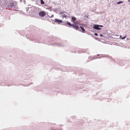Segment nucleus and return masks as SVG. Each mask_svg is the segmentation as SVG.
<instances>
[{
	"mask_svg": "<svg viewBox=\"0 0 130 130\" xmlns=\"http://www.w3.org/2000/svg\"><path fill=\"white\" fill-rule=\"evenodd\" d=\"M2 2V1H1V0H0V4Z\"/></svg>",
	"mask_w": 130,
	"mask_h": 130,
	"instance_id": "f3484780",
	"label": "nucleus"
},
{
	"mask_svg": "<svg viewBox=\"0 0 130 130\" xmlns=\"http://www.w3.org/2000/svg\"><path fill=\"white\" fill-rule=\"evenodd\" d=\"M72 26L76 30H78L79 28V27L77 25H76V24H72Z\"/></svg>",
	"mask_w": 130,
	"mask_h": 130,
	"instance_id": "20e7f679",
	"label": "nucleus"
},
{
	"mask_svg": "<svg viewBox=\"0 0 130 130\" xmlns=\"http://www.w3.org/2000/svg\"><path fill=\"white\" fill-rule=\"evenodd\" d=\"M62 16L63 18H67V15L65 14H63L62 15Z\"/></svg>",
	"mask_w": 130,
	"mask_h": 130,
	"instance_id": "0eeeda50",
	"label": "nucleus"
},
{
	"mask_svg": "<svg viewBox=\"0 0 130 130\" xmlns=\"http://www.w3.org/2000/svg\"><path fill=\"white\" fill-rule=\"evenodd\" d=\"M72 21L73 22V23H74L75 21L76 20V18L75 17H72Z\"/></svg>",
	"mask_w": 130,
	"mask_h": 130,
	"instance_id": "39448f33",
	"label": "nucleus"
},
{
	"mask_svg": "<svg viewBox=\"0 0 130 130\" xmlns=\"http://www.w3.org/2000/svg\"><path fill=\"white\" fill-rule=\"evenodd\" d=\"M53 17V15H52V16H51V18H52V17Z\"/></svg>",
	"mask_w": 130,
	"mask_h": 130,
	"instance_id": "dca6fc26",
	"label": "nucleus"
},
{
	"mask_svg": "<svg viewBox=\"0 0 130 130\" xmlns=\"http://www.w3.org/2000/svg\"><path fill=\"white\" fill-rule=\"evenodd\" d=\"M39 14L40 17H44L46 13L44 11H41L39 12Z\"/></svg>",
	"mask_w": 130,
	"mask_h": 130,
	"instance_id": "f257e3e1",
	"label": "nucleus"
},
{
	"mask_svg": "<svg viewBox=\"0 0 130 130\" xmlns=\"http://www.w3.org/2000/svg\"><path fill=\"white\" fill-rule=\"evenodd\" d=\"M126 37V36H125L121 38V39H124Z\"/></svg>",
	"mask_w": 130,
	"mask_h": 130,
	"instance_id": "f8f14e48",
	"label": "nucleus"
},
{
	"mask_svg": "<svg viewBox=\"0 0 130 130\" xmlns=\"http://www.w3.org/2000/svg\"><path fill=\"white\" fill-rule=\"evenodd\" d=\"M99 27H103V26L102 25H99Z\"/></svg>",
	"mask_w": 130,
	"mask_h": 130,
	"instance_id": "4468645a",
	"label": "nucleus"
},
{
	"mask_svg": "<svg viewBox=\"0 0 130 130\" xmlns=\"http://www.w3.org/2000/svg\"><path fill=\"white\" fill-rule=\"evenodd\" d=\"M44 2L42 0H41V4H44Z\"/></svg>",
	"mask_w": 130,
	"mask_h": 130,
	"instance_id": "9d476101",
	"label": "nucleus"
},
{
	"mask_svg": "<svg viewBox=\"0 0 130 130\" xmlns=\"http://www.w3.org/2000/svg\"><path fill=\"white\" fill-rule=\"evenodd\" d=\"M74 24H79V22L78 21H75V23H74Z\"/></svg>",
	"mask_w": 130,
	"mask_h": 130,
	"instance_id": "6e6552de",
	"label": "nucleus"
},
{
	"mask_svg": "<svg viewBox=\"0 0 130 130\" xmlns=\"http://www.w3.org/2000/svg\"><path fill=\"white\" fill-rule=\"evenodd\" d=\"M94 35L95 36H98V34H97V33H95V34H94Z\"/></svg>",
	"mask_w": 130,
	"mask_h": 130,
	"instance_id": "ddd939ff",
	"label": "nucleus"
},
{
	"mask_svg": "<svg viewBox=\"0 0 130 130\" xmlns=\"http://www.w3.org/2000/svg\"><path fill=\"white\" fill-rule=\"evenodd\" d=\"M120 38H122V37H121V35H120Z\"/></svg>",
	"mask_w": 130,
	"mask_h": 130,
	"instance_id": "a211bd4d",
	"label": "nucleus"
},
{
	"mask_svg": "<svg viewBox=\"0 0 130 130\" xmlns=\"http://www.w3.org/2000/svg\"><path fill=\"white\" fill-rule=\"evenodd\" d=\"M123 3V2L120 1V2H118L117 3V4H120L121 3Z\"/></svg>",
	"mask_w": 130,
	"mask_h": 130,
	"instance_id": "9b49d317",
	"label": "nucleus"
},
{
	"mask_svg": "<svg viewBox=\"0 0 130 130\" xmlns=\"http://www.w3.org/2000/svg\"><path fill=\"white\" fill-rule=\"evenodd\" d=\"M55 22L58 24L61 23L62 22V21L61 20L57 19H56L55 20Z\"/></svg>",
	"mask_w": 130,
	"mask_h": 130,
	"instance_id": "f03ea898",
	"label": "nucleus"
},
{
	"mask_svg": "<svg viewBox=\"0 0 130 130\" xmlns=\"http://www.w3.org/2000/svg\"><path fill=\"white\" fill-rule=\"evenodd\" d=\"M116 36H118V35H116Z\"/></svg>",
	"mask_w": 130,
	"mask_h": 130,
	"instance_id": "6ab92c4d",
	"label": "nucleus"
},
{
	"mask_svg": "<svg viewBox=\"0 0 130 130\" xmlns=\"http://www.w3.org/2000/svg\"><path fill=\"white\" fill-rule=\"evenodd\" d=\"M99 25H94L93 26V28L94 29H96L98 30H100L101 28L99 27Z\"/></svg>",
	"mask_w": 130,
	"mask_h": 130,
	"instance_id": "7ed1b4c3",
	"label": "nucleus"
},
{
	"mask_svg": "<svg viewBox=\"0 0 130 130\" xmlns=\"http://www.w3.org/2000/svg\"><path fill=\"white\" fill-rule=\"evenodd\" d=\"M80 27L81 28V29H82V31L83 32H84L85 31V29H84V28L82 26H80Z\"/></svg>",
	"mask_w": 130,
	"mask_h": 130,
	"instance_id": "423d86ee",
	"label": "nucleus"
},
{
	"mask_svg": "<svg viewBox=\"0 0 130 130\" xmlns=\"http://www.w3.org/2000/svg\"><path fill=\"white\" fill-rule=\"evenodd\" d=\"M67 24L69 25V26H72V24H71L69 22H67Z\"/></svg>",
	"mask_w": 130,
	"mask_h": 130,
	"instance_id": "1a4fd4ad",
	"label": "nucleus"
},
{
	"mask_svg": "<svg viewBox=\"0 0 130 130\" xmlns=\"http://www.w3.org/2000/svg\"><path fill=\"white\" fill-rule=\"evenodd\" d=\"M100 36H101V37H103V35H101V34H100Z\"/></svg>",
	"mask_w": 130,
	"mask_h": 130,
	"instance_id": "2eb2a0df",
	"label": "nucleus"
}]
</instances>
